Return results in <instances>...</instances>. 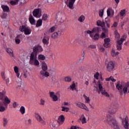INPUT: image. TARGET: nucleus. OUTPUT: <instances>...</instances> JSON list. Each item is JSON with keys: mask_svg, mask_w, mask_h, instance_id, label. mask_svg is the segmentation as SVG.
<instances>
[{"mask_svg": "<svg viewBox=\"0 0 129 129\" xmlns=\"http://www.w3.org/2000/svg\"><path fill=\"white\" fill-rule=\"evenodd\" d=\"M106 119L107 121H108V124L111 125L112 127L115 129H119V126L117 125L116 120H115L112 116L107 115L106 117Z\"/></svg>", "mask_w": 129, "mask_h": 129, "instance_id": "nucleus-1", "label": "nucleus"}, {"mask_svg": "<svg viewBox=\"0 0 129 129\" xmlns=\"http://www.w3.org/2000/svg\"><path fill=\"white\" fill-rule=\"evenodd\" d=\"M47 70H48V66L45 61H43L42 63V70L40 73L42 77H49L50 76V73H49Z\"/></svg>", "mask_w": 129, "mask_h": 129, "instance_id": "nucleus-2", "label": "nucleus"}, {"mask_svg": "<svg viewBox=\"0 0 129 129\" xmlns=\"http://www.w3.org/2000/svg\"><path fill=\"white\" fill-rule=\"evenodd\" d=\"M99 90H98V92L99 94H100V92L102 94V95H104L106 96V97H109V94L107 93L105 90H103V87H102V83H100V81H99L98 82Z\"/></svg>", "mask_w": 129, "mask_h": 129, "instance_id": "nucleus-3", "label": "nucleus"}, {"mask_svg": "<svg viewBox=\"0 0 129 129\" xmlns=\"http://www.w3.org/2000/svg\"><path fill=\"white\" fill-rule=\"evenodd\" d=\"M123 41H125V39L121 38L120 40L117 41L116 42V48L117 50L120 51L121 50V48L122 46V43H123Z\"/></svg>", "mask_w": 129, "mask_h": 129, "instance_id": "nucleus-4", "label": "nucleus"}, {"mask_svg": "<svg viewBox=\"0 0 129 129\" xmlns=\"http://www.w3.org/2000/svg\"><path fill=\"white\" fill-rule=\"evenodd\" d=\"M62 30H60V31H58V32H54L52 35H51V38L53 40H56V39H58V37L59 36L62 35Z\"/></svg>", "mask_w": 129, "mask_h": 129, "instance_id": "nucleus-5", "label": "nucleus"}, {"mask_svg": "<svg viewBox=\"0 0 129 129\" xmlns=\"http://www.w3.org/2000/svg\"><path fill=\"white\" fill-rule=\"evenodd\" d=\"M113 68H114V63L112 61L108 62L107 66V71L111 72L113 70Z\"/></svg>", "mask_w": 129, "mask_h": 129, "instance_id": "nucleus-6", "label": "nucleus"}, {"mask_svg": "<svg viewBox=\"0 0 129 129\" xmlns=\"http://www.w3.org/2000/svg\"><path fill=\"white\" fill-rule=\"evenodd\" d=\"M76 105L78 106V107H79L80 108H82V109H85V110H87V111H89V109L85 105L80 102H78V103H76Z\"/></svg>", "mask_w": 129, "mask_h": 129, "instance_id": "nucleus-7", "label": "nucleus"}, {"mask_svg": "<svg viewBox=\"0 0 129 129\" xmlns=\"http://www.w3.org/2000/svg\"><path fill=\"white\" fill-rule=\"evenodd\" d=\"M58 14L59 15L57 17V21L59 23H63V22H65V21H66V17L61 16V11H59Z\"/></svg>", "mask_w": 129, "mask_h": 129, "instance_id": "nucleus-8", "label": "nucleus"}, {"mask_svg": "<svg viewBox=\"0 0 129 129\" xmlns=\"http://www.w3.org/2000/svg\"><path fill=\"white\" fill-rule=\"evenodd\" d=\"M76 2V0H70L69 3L67 4L68 8H69L70 10H73L74 9V4Z\"/></svg>", "mask_w": 129, "mask_h": 129, "instance_id": "nucleus-9", "label": "nucleus"}, {"mask_svg": "<svg viewBox=\"0 0 129 129\" xmlns=\"http://www.w3.org/2000/svg\"><path fill=\"white\" fill-rule=\"evenodd\" d=\"M127 118H122V122L125 129H129V123L127 120Z\"/></svg>", "mask_w": 129, "mask_h": 129, "instance_id": "nucleus-10", "label": "nucleus"}, {"mask_svg": "<svg viewBox=\"0 0 129 129\" xmlns=\"http://www.w3.org/2000/svg\"><path fill=\"white\" fill-rule=\"evenodd\" d=\"M64 120H65V117H64V115H61L58 118L57 122L59 125H61V124H62L63 122H64Z\"/></svg>", "mask_w": 129, "mask_h": 129, "instance_id": "nucleus-11", "label": "nucleus"}, {"mask_svg": "<svg viewBox=\"0 0 129 129\" xmlns=\"http://www.w3.org/2000/svg\"><path fill=\"white\" fill-rule=\"evenodd\" d=\"M35 117L37 121H39V122H40V123H42L43 124L45 123V121L42 118V117L41 115H40V114H36Z\"/></svg>", "mask_w": 129, "mask_h": 129, "instance_id": "nucleus-12", "label": "nucleus"}, {"mask_svg": "<svg viewBox=\"0 0 129 129\" xmlns=\"http://www.w3.org/2000/svg\"><path fill=\"white\" fill-rule=\"evenodd\" d=\"M101 28H102V30L103 31V32H104V33H105L106 34L107 33H108V29H107V28H106V27H105V21H102V22H101Z\"/></svg>", "mask_w": 129, "mask_h": 129, "instance_id": "nucleus-13", "label": "nucleus"}, {"mask_svg": "<svg viewBox=\"0 0 129 129\" xmlns=\"http://www.w3.org/2000/svg\"><path fill=\"white\" fill-rule=\"evenodd\" d=\"M36 57H37L35 56V54L31 53V54H30V58L29 61L30 64L33 65V64H34L33 61L36 60Z\"/></svg>", "mask_w": 129, "mask_h": 129, "instance_id": "nucleus-14", "label": "nucleus"}, {"mask_svg": "<svg viewBox=\"0 0 129 129\" xmlns=\"http://www.w3.org/2000/svg\"><path fill=\"white\" fill-rule=\"evenodd\" d=\"M50 97L52 98L53 101H57L58 100V97L57 95H55V93L54 92H49Z\"/></svg>", "mask_w": 129, "mask_h": 129, "instance_id": "nucleus-15", "label": "nucleus"}, {"mask_svg": "<svg viewBox=\"0 0 129 129\" xmlns=\"http://www.w3.org/2000/svg\"><path fill=\"white\" fill-rule=\"evenodd\" d=\"M6 51L11 58H14V57H15L14 55V51H13L11 48H7Z\"/></svg>", "mask_w": 129, "mask_h": 129, "instance_id": "nucleus-16", "label": "nucleus"}, {"mask_svg": "<svg viewBox=\"0 0 129 129\" xmlns=\"http://www.w3.org/2000/svg\"><path fill=\"white\" fill-rule=\"evenodd\" d=\"M14 71L16 74V75L18 78H21V77L22 76V75L20 74V73H19V68H18V67L17 66L14 67Z\"/></svg>", "mask_w": 129, "mask_h": 129, "instance_id": "nucleus-17", "label": "nucleus"}, {"mask_svg": "<svg viewBox=\"0 0 129 129\" xmlns=\"http://www.w3.org/2000/svg\"><path fill=\"white\" fill-rule=\"evenodd\" d=\"M90 37L93 39V40H94V41H97V40L99 39V34L96 33L94 36L92 34H91Z\"/></svg>", "mask_w": 129, "mask_h": 129, "instance_id": "nucleus-18", "label": "nucleus"}, {"mask_svg": "<svg viewBox=\"0 0 129 129\" xmlns=\"http://www.w3.org/2000/svg\"><path fill=\"white\" fill-rule=\"evenodd\" d=\"M116 113V109H110L108 111V115H113L115 113Z\"/></svg>", "mask_w": 129, "mask_h": 129, "instance_id": "nucleus-19", "label": "nucleus"}, {"mask_svg": "<svg viewBox=\"0 0 129 129\" xmlns=\"http://www.w3.org/2000/svg\"><path fill=\"white\" fill-rule=\"evenodd\" d=\"M4 12H7V13L10 12V8L7 5H2L1 6Z\"/></svg>", "mask_w": 129, "mask_h": 129, "instance_id": "nucleus-20", "label": "nucleus"}, {"mask_svg": "<svg viewBox=\"0 0 129 129\" xmlns=\"http://www.w3.org/2000/svg\"><path fill=\"white\" fill-rule=\"evenodd\" d=\"M50 126L52 129H56L57 128V123L56 122H51L50 123Z\"/></svg>", "mask_w": 129, "mask_h": 129, "instance_id": "nucleus-21", "label": "nucleus"}, {"mask_svg": "<svg viewBox=\"0 0 129 129\" xmlns=\"http://www.w3.org/2000/svg\"><path fill=\"white\" fill-rule=\"evenodd\" d=\"M39 51V48L38 47L34 46L33 52H32V54H35V57H37V55L38 54V51Z\"/></svg>", "mask_w": 129, "mask_h": 129, "instance_id": "nucleus-22", "label": "nucleus"}, {"mask_svg": "<svg viewBox=\"0 0 129 129\" xmlns=\"http://www.w3.org/2000/svg\"><path fill=\"white\" fill-rule=\"evenodd\" d=\"M29 20L31 25L35 24V19H34V17H33V16L32 15V14H30Z\"/></svg>", "mask_w": 129, "mask_h": 129, "instance_id": "nucleus-23", "label": "nucleus"}, {"mask_svg": "<svg viewBox=\"0 0 129 129\" xmlns=\"http://www.w3.org/2000/svg\"><path fill=\"white\" fill-rule=\"evenodd\" d=\"M40 13V9H35L33 12L34 17H37Z\"/></svg>", "mask_w": 129, "mask_h": 129, "instance_id": "nucleus-24", "label": "nucleus"}, {"mask_svg": "<svg viewBox=\"0 0 129 129\" xmlns=\"http://www.w3.org/2000/svg\"><path fill=\"white\" fill-rule=\"evenodd\" d=\"M16 86L18 89H21V87L23 86V84H22V79H21V78H20L19 81L17 82Z\"/></svg>", "mask_w": 129, "mask_h": 129, "instance_id": "nucleus-25", "label": "nucleus"}, {"mask_svg": "<svg viewBox=\"0 0 129 129\" xmlns=\"http://www.w3.org/2000/svg\"><path fill=\"white\" fill-rule=\"evenodd\" d=\"M110 23V19L109 18H106L105 19V24L107 26V29H108L110 27V24H109Z\"/></svg>", "mask_w": 129, "mask_h": 129, "instance_id": "nucleus-26", "label": "nucleus"}, {"mask_svg": "<svg viewBox=\"0 0 129 129\" xmlns=\"http://www.w3.org/2000/svg\"><path fill=\"white\" fill-rule=\"evenodd\" d=\"M55 30H56V27L55 26H53L50 28L46 33V34H50V33H53V32H55Z\"/></svg>", "mask_w": 129, "mask_h": 129, "instance_id": "nucleus-27", "label": "nucleus"}, {"mask_svg": "<svg viewBox=\"0 0 129 129\" xmlns=\"http://www.w3.org/2000/svg\"><path fill=\"white\" fill-rule=\"evenodd\" d=\"M6 110V108L4 106V103L3 102H0V111L3 112Z\"/></svg>", "mask_w": 129, "mask_h": 129, "instance_id": "nucleus-28", "label": "nucleus"}, {"mask_svg": "<svg viewBox=\"0 0 129 129\" xmlns=\"http://www.w3.org/2000/svg\"><path fill=\"white\" fill-rule=\"evenodd\" d=\"M80 120H81L82 123H86V118H85L84 114L81 116Z\"/></svg>", "mask_w": 129, "mask_h": 129, "instance_id": "nucleus-29", "label": "nucleus"}, {"mask_svg": "<svg viewBox=\"0 0 129 129\" xmlns=\"http://www.w3.org/2000/svg\"><path fill=\"white\" fill-rule=\"evenodd\" d=\"M79 22H80V23H83L85 20V16L83 15H81L79 18H78Z\"/></svg>", "mask_w": 129, "mask_h": 129, "instance_id": "nucleus-30", "label": "nucleus"}, {"mask_svg": "<svg viewBox=\"0 0 129 129\" xmlns=\"http://www.w3.org/2000/svg\"><path fill=\"white\" fill-rule=\"evenodd\" d=\"M10 103H11V100H10V99H9L8 97H6L5 98V102H3V104L6 105V103H7V104H9Z\"/></svg>", "mask_w": 129, "mask_h": 129, "instance_id": "nucleus-31", "label": "nucleus"}, {"mask_svg": "<svg viewBox=\"0 0 129 129\" xmlns=\"http://www.w3.org/2000/svg\"><path fill=\"white\" fill-rule=\"evenodd\" d=\"M43 21H42V19H39L37 21L36 27L38 28V27H41L42 26V23Z\"/></svg>", "mask_w": 129, "mask_h": 129, "instance_id": "nucleus-32", "label": "nucleus"}, {"mask_svg": "<svg viewBox=\"0 0 129 129\" xmlns=\"http://www.w3.org/2000/svg\"><path fill=\"white\" fill-rule=\"evenodd\" d=\"M118 54H119V52H115V51L114 50V49L112 50L111 55H112V57H115L116 56H117L118 55Z\"/></svg>", "mask_w": 129, "mask_h": 129, "instance_id": "nucleus-33", "label": "nucleus"}, {"mask_svg": "<svg viewBox=\"0 0 129 129\" xmlns=\"http://www.w3.org/2000/svg\"><path fill=\"white\" fill-rule=\"evenodd\" d=\"M106 81H112V82H115L116 80L113 78L112 76L106 79Z\"/></svg>", "mask_w": 129, "mask_h": 129, "instance_id": "nucleus-34", "label": "nucleus"}, {"mask_svg": "<svg viewBox=\"0 0 129 129\" xmlns=\"http://www.w3.org/2000/svg\"><path fill=\"white\" fill-rule=\"evenodd\" d=\"M83 97H84L86 103H89V102H90V99L89 98V97H87L86 96V95H85V94H84L83 95Z\"/></svg>", "mask_w": 129, "mask_h": 129, "instance_id": "nucleus-35", "label": "nucleus"}, {"mask_svg": "<svg viewBox=\"0 0 129 129\" xmlns=\"http://www.w3.org/2000/svg\"><path fill=\"white\" fill-rule=\"evenodd\" d=\"M47 39L48 40H49V37H47V36H44L43 40H42V42L43 43V44H47V43H48V41H47Z\"/></svg>", "mask_w": 129, "mask_h": 129, "instance_id": "nucleus-36", "label": "nucleus"}, {"mask_svg": "<svg viewBox=\"0 0 129 129\" xmlns=\"http://www.w3.org/2000/svg\"><path fill=\"white\" fill-rule=\"evenodd\" d=\"M125 9H123L121 10L119 13L120 16H121V17H123V16L125 15Z\"/></svg>", "mask_w": 129, "mask_h": 129, "instance_id": "nucleus-37", "label": "nucleus"}, {"mask_svg": "<svg viewBox=\"0 0 129 129\" xmlns=\"http://www.w3.org/2000/svg\"><path fill=\"white\" fill-rule=\"evenodd\" d=\"M70 89L72 90H74V89H76V85L75 83L73 82V83L70 86Z\"/></svg>", "mask_w": 129, "mask_h": 129, "instance_id": "nucleus-38", "label": "nucleus"}, {"mask_svg": "<svg viewBox=\"0 0 129 129\" xmlns=\"http://www.w3.org/2000/svg\"><path fill=\"white\" fill-rule=\"evenodd\" d=\"M20 110L22 114H24L25 112H26V109H25V107L24 106H21Z\"/></svg>", "mask_w": 129, "mask_h": 129, "instance_id": "nucleus-39", "label": "nucleus"}, {"mask_svg": "<svg viewBox=\"0 0 129 129\" xmlns=\"http://www.w3.org/2000/svg\"><path fill=\"white\" fill-rule=\"evenodd\" d=\"M94 29L95 30V33H97V34H98V33H99V32L101 31V29L100 28V27H96Z\"/></svg>", "mask_w": 129, "mask_h": 129, "instance_id": "nucleus-40", "label": "nucleus"}, {"mask_svg": "<svg viewBox=\"0 0 129 129\" xmlns=\"http://www.w3.org/2000/svg\"><path fill=\"white\" fill-rule=\"evenodd\" d=\"M64 81L66 82H71V77H66L64 78Z\"/></svg>", "mask_w": 129, "mask_h": 129, "instance_id": "nucleus-41", "label": "nucleus"}, {"mask_svg": "<svg viewBox=\"0 0 129 129\" xmlns=\"http://www.w3.org/2000/svg\"><path fill=\"white\" fill-rule=\"evenodd\" d=\"M61 111H66V112H68L69 111V108L65 107H61Z\"/></svg>", "mask_w": 129, "mask_h": 129, "instance_id": "nucleus-42", "label": "nucleus"}, {"mask_svg": "<svg viewBox=\"0 0 129 129\" xmlns=\"http://www.w3.org/2000/svg\"><path fill=\"white\" fill-rule=\"evenodd\" d=\"M24 33L25 35H30V34H31V31H30V30H29L28 28H26L25 30H24Z\"/></svg>", "mask_w": 129, "mask_h": 129, "instance_id": "nucleus-43", "label": "nucleus"}, {"mask_svg": "<svg viewBox=\"0 0 129 129\" xmlns=\"http://www.w3.org/2000/svg\"><path fill=\"white\" fill-rule=\"evenodd\" d=\"M26 28L25 26L23 25L22 26H20V31H21V32H25Z\"/></svg>", "mask_w": 129, "mask_h": 129, "instance_id": "nucleus-44", "label": "nucleus"}, {"mask_svg": "<svg viewBox=\"0 0 129 129\" xmlns=\"http://www.w3.org/2000/svg\"><path fill=\"white\" fill-rule=\"evenodd\" d=\"M38 58L40 59V60H44L46 58L44 55L40 54L38 56Z\"/></svg>", "mask_w": 129, "mask_h": 129, "instance_id": "nucleus-45", "label": "nucleus"}, {"mask_svg": "<svg viewBox=\"0 0 129 129\" xmlns=\"http://www.w3.org/2000/svg\"><path fill=\"white\" fill-rule=\"evenodd\" d=\"M115 37L116 39H119L120 38V35H119V33L117 32V31L115 32Z\"/></svg>", "mask_w": 129, "mask_h": 129, "instance_id": "nucleus-46", "label": "nucleus"}, {"mask_svg": "<svg viewBox=\"0 0 129 129\" xmlns=\"http://www.w3.org/2000/svg\"><path fill=\"white\" fill-rule=\"evenodd\" d=\"M33 64H34L35 66H38L40 63L39 62V61L36 59L35 60H33Z\"/></svg>", "mask_w": 129, "mask_h": 129, "instance_id": "nucleus-47", "label": "nucleus"}, {"mask_svg": "<svg viewBox=\"0 0 129 129\" xmlns=\"http://www.w3.org/2000/svg\"><path fill=\"white\" fill-rule=\"evenodd\" d=\"M103 13H104L103 10H100V11L99 12V16L101 17H103Z\"/></svg>", "mask_w": 129, "mask_h": 129, "instance_id": "nucleus-48", "label": "nucleus"}, {"mask_svg": "<svg viewBox=\"0 0 129 129\" xmlns=\"http://www.w3.org/2000/svg\"><path fill=\"white\" fill-rule=\"evenodd\" d=\"M96 25L97 26L99 27H101L102 24H101V20H98L96 22Z\"/></svg>", "mask_w": 129, "mask_h": 129, "instance_id": "nucleus-49", "label": "nucleus"}, {"mask_svg": "<svg viewBox=\"0 0 129 129\" xmlns=\"http://www.w3.org/2000/svg\"><path fill=\"white\" fill-rule=\"evenodd\" d=\"M88 48L90 49H96V45H90L88 46Z\"/></svg>", "mask_w": 129, "mask_h": 129, "instance_id": "nucleus-50", "label": "nucleus"}, {"mask_svg": "<svg viewBox=\"0 0 129 129\" xmlns=\"http://www.w3.org/2000/svg\"><path fill=\"white\" fill-rule=\"evenodd\" d=\"M103 46L105 47V48H108V47L110 46V44H109V43L104 42Z\"/></svg>", "mask_w": 129, "mask_h": 129, "instance_id": "nucleus-51", "label": "nucleus"}, {"mask_svg": "<svg viewBox=\"0 0 129 129\" xmlns=\"http://www.w3.org/2000/svg\"><path fill=\"white\" fill-rule=\"evenodd\" d=\"M42 19L44 21H46V20L48 19V16H47V14H43L42 16Z\"/></svg>", "mask_w": 129, "mask_h": 129, "instance_id": "nucleus-52", "label": "nucleus"}, {"mask_svg": "<svg viewBox=\"0 0 129 129\" xmlns=\"http://www.w3.org/2000/svg\"><path fill=\"white\" fill-rule=\"evenodd\" d=\"M8 123V119L7 118H4V126H6Z\"/></svg>", "mask_w": 129, "mask_h": 129, "instance_id": "nucleus-53", "label": "nucleus"}, {"mask_svg": "<svg viewBox=\"0 0 129 129\" xmlns=\"http://www.w3.org/2000/svg\"><path fill=\"white\" fill-rule=\"evenodd\" d=\"M94 77L96 78V79H98V77H99V73H96V74L94 75Z\"/></svg>", "mask_w": 129, "mask_h": 129, "instance_id": "nucleus-54", "label": "nucleus"}, {"mask_svg": "<svg viewBox=\"0 0 129 129\" xmlns=\"http://www.w3.org/2000/svg\"><path fill=\"white\" fill-rule=\"evenodd\" d=\"M104 41V43H109L110 42V39L109 38H105Z\"/></svg>", "mask_w": 129, "mask_h": 129, "instance_id": "nucleus-55", "label": "nucleus"}, {"mask_svg": "<svg viewBox=\"0 0 129 129\" xmlns=\"http://www.w3.org/2000/svg\"><path fill=\"white\" fill-rule=\"evenodd\" d=\"M116 27H117V22H115L111 26V28H115Z\"/></svg>", "mask_w": 129, "mask_h": 129, "instance_id": "nucleus-56", "label": "nucleus"}, {"mask_svg": "<svg viewBox=\"0 0 129 129\" xmlns=\"http://www.w3.org/2000/svg\"><path fill=\"white\" fill-rule=\"evenodd\" d=\"M100 38H101L102 39H104V38H105V33H104V32L102 33L100 36Z\"/></svg>", "mask_w": 129, "mask_h": 129, "instance_id": "nucleus-57", "label": "nucleus"}, {"mask_svg": "<svg viewBox=\"0 0 129 129\" xmlns=\"http://www.w3.org/2000/svg\"><path fill=\"white\" fill-rule=\"evenodd\" d=\"M15 42L17 43V44H20V43H21V40L18 39V38H16L15 39Z\"/></svg>", "mask_w": 129, "mask_h": 129, "instance_id": "nucleus-58", "label": "nucleus"}, {"mask_svg": "<svg viewBox=\"0 0 129 129\" xmlns=\"http://www.w3.org/2000/svg\"><path fill=\"white\" fill-rule=\"evenodd\" d=\"M45 103V100H43V99H41L40 100V104L41 105H44Z\"/></svg>", "mask_w": 129, "mask_h": 129, "instance_id": "nucleus-59", "label": "nucleus"}, {"mask_svg": "<svg viewBox=\"0 0 129 129\" xmlns=\"http://www.w3.org/2000/svg\"><path fill=\"white\" fill-rule=\"evenodd\" d=\"M10 4L12 6H15V5H17V3H16V1H11Z\"/></svg>", "mask_w": 129, "mask_h": 129, "instance_id": "nucleus-60", "label": "nucleus"}, {"mask_svg": "<svg viewBox=\"0 0 129 129\" xmlns=\"http://www.w3.org/2000/svg\"><path fill=\"white\" fill-rule=\"evenodd\" d=\"M13 107L14 108H16V107H17V106H18V105H17V102H15L14 103H13Z\"/></svg>", "mask_w": 129, "mask_h": 129, "instance_id": "nucleus-61", "label": "nucleus"}, {"mask_svg": "<svg viewBox=\"0 0 129 129\" xmlns=\"http://www.w3.org/2000/svg\"><path fill=\"white\" fill-rule=\"evenodd\" d=\"M107 14L108 17H109L110 16V11H109V10H108L107 11Z\"/></svg>", "mask_w": 129, "mask_h": 129, "instance_id": "nucleus-62", "label": "nucleus"}, {"mask_svg": "<svg viewBox=\"0 0 129 129\" xmlns=\"http://www.w3.org/2000/svg\"><path fill=\"white\" fill-rule=\"evenodd\" d=\"M78 128H79V127H77V126H72L71 127V129H78Z\"/></svg>", "mask_w": 129, "mask_h": 129, "instance_id": "nucleus-63", "label": "nucleus"}, {"mask_svg": "<svg viewBox=\"0 0 129 129\" xmlns=\"http://www.w3.org/2000/svg\"><path fill=\"white\" fill-rule=\"evenodd\" d=\"M2 19H6V18H7V14H3L2 16Z\"/></svg>", "mask_w": 129, "mask_h": 129, "instance_id": "nucleus-64", "label": "nucleus"}]
</instances>
